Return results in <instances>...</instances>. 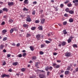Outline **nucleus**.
<instances>
[{
  "label": "nucleus",
  "instance_id": "f257e3e1",
  "mask_svg": "<svg viewBox=\"0 0 78 78\" xmlns=\"http://www.w3.org/2000/svg\"><path fill=\"white\" fill-rule=\"evenodd\" d=\"M2 78H4V77H8V78H9V75L4 74L2 75Z\"/></svg>",
  "mask_w": 78,
  "mask_h": 78
},
{
  "label": "nucleus",
  "instance_id": "f03ea898",
  "mask_svg": "<svg viewBox=\"0 0 78 78\" xmlns=\"http://www.w3.org/2000/svg\"><path fill=\"white\" fill-rule=\"evenodd\" d=\"M31 18L29 16H28L27 17L26 20L27 22H31Z\"/></svg>",
  "mask_w": 78,
  "mask_h": 78
},
{
  "label": "nucleus",
  "instance_id": "7ed1b4c3",
  "mask_svg": "<svg viewBox=\"0 0 78 78\" xmlns=\"http://www.w3.org/2000/svg\"><path fill=\"white\" fill-rule=\"evenodd\" d=\"M8 5L9 6H12V5H14V2H8Z\"/></svg>",
  "mask_w": 78,
  "mask_h": 78
},
{
  "label": "nucleus",
  "instance_id": "20e7f679",
  "mask_svg": "<svg viewBox=\"0 0 78 78\" xmlns=\"http://www.w3.org/2000/svg\"><path fill=\"white\" fill-rule=\"evenodd\" d=\"M71 55L70 52H66L65 54V56H67V57H69Z\"/></svg>",
  "mask_w": 78,
  "mask_h": 78
},
{
  "label": "nucleus",
  "instance_id": "39448f33",
  "mask_svg": "<svg viewBox=\"0 0 78 78\" xmlns=\"http://www.w3.org/2000/svg\"><path fill=\"white\" fill-rule=\"evenodd\" d=\"M36 37L38 40H40V39H41V35L40 34L37 35Z\"/></svg>",
  "mask_w": 78,
  "mask_h": 78
},
{
  "label": "nucleus",
  "instance_id": "423d86ee",
  "mask_svg": "<svg viewBox=\"0 0 78 78\" xmlns=\"http://www.w3.org/2000/svg\"><path fill=\"white\" fill-rule=\"evenodd\" d=\"M5 45L3 44H1L0 46V50H3L4 48Z\"/></svg>",
  "mask_w": 78,
  "mask_h": 78
},
{
  "label": "nucleus",
  "instance_id": "0eeeda50",
  "mask_svg": "<svg viewBox=\"0 0 78 78\" xmlns=\"http://www.w3.org/2000/svg\"><path fill=\"white\" fill-rule=\"evenodd\" d=\"M45 19H42L41 20V24H43V23H44V22H45Z\"/></svg>",
  "mask_w": 78,
  "mask_h": 78
},
{
  "label": "nucleus",
  "instance_id": "6e6552de",
  "mask_svg": "<svg viewBox=\"0 0 78 78\" xmlns=\"http://www.w3.org/2000/svg\"><path fill=\"white\" fill-rule=\"evenodd\" d=\"M12 65L13 66H16L18 64V62H14L13 63H12Z\"/></svg>",
  "mask_w": 78,
  "mask_h": 78
},
{
  "label": "nucleus",
  "instance_id": "1a4fd4ad",
  "mask_svg": "<svg viewBox=\"0 0 78 78\" xmlns=\"http://www.w3.org/2000/svg\"><path fill=\"white\" fill-rule=\"evenodd\" d=\"M70 73L69 71H66L65 72V75H68Z\"/></svg>",
  "mask_w": 78,
  "mask_h": 78
},
{
  "label": "nucleus",
  "instance_id": "9d476101",
  "mask_svg": "<svg viewBox=\"0 0 78 78\" xmlns=\"http://www.w3.org/2000/svg\"><path fill=\"white\" fill-rule=\"evenodd\" d=\"M40 78H45V76L44 74L40 75Z\"/></svg>",
  "mask_w": 78,
  "mask_h": 78
},
{
  "label": "nucleus",
  "instance_id": "9b49d317",
  "mask_svg": "<svg viewBox=\"0 0 78 78\" xmlns=\"http://www.w3.org/2000/svg\"><path fill=\"white\" fill-rule=\"evenodd\" d=\"M69 14H73L74 13V11H73L71 10L69 11Z\"/></svg>",
  "mask_w": 78,
  "mask_h": 78
},
{
  "label": "nucleus",
  "instance_id": "f8f14e48",
  "mask_svg": "<svg viewBox=\"0 0 78 78\" xmlns=\"http://www.w3.org/2000/svg\"><path fill=\"white\" fill-rule=\"evenodd\" d=\"M3 11H6V12H7L8 10V9L6 8H4L2 9Z\"/></svg>",
  "mask_w": 78,
  "mask_h": 78
},
{
  "label": "nucleus",
  "instance_id": "ddd939ff",
  "mask_svg": "<svg viewBox=\"0 0 78 78\" xmlns=\"http://www.w3.org/2000/svg\"><path fill=\"white\" fill-rule=\"evenodd\" d=\"M69 21L70 23L73 22V20L72 18H70L69 19Z\"/></svg>",
  "mask_w": 78,
  "mask_h": 78
},
{
  "label": "nucleus",
  "instance_id": "4468645a",
  "mask_svg": "<svg viewBox=\"0 0 78 78\" xmlns=\"http://www.w3.org/2000/svg\"><path fill=\"white\" fill-rule=\"evenodd\" d=\"M49 70V68L48 67V66H47V67H46L45 68V70L46 71H48Z\"/></svg>",
  "mask_w": 78,
  "mask_h": 78
},
{
  "label": "nucleus",
  "instance_id": "2eb2a0df",
  "mask_svg": "<svg viewBox=\"0 0 78 78\" xmlns=\"http://www.w3.org/2000/svg\"><path fill=\"white\" fill-rule=\"evenodd\" d=\"M65 11H66V12H69V11L70 10H69V9L68 8H67L65 10Z\"/></svg>",
  "mask_w": 78,
  "mask_h": 78
},
{
  "label": "nucleus",
  "instance_id": "dca6fc26",
  "mask_svg": "<svg viewBox=\"0 0 78 78\" xmlns=\"http://www.w3.org/2000/svg\"><path fill=\"white\" fill-rule=\"evenodd\" d=\"M63 33L64 34H67V32H66V30H64L63 31Z\"/></svg>",
  "mask_w": 78,
  "mask_h": 78
},
{
  "label": "nucleus",
  "instance_id": "f3484780",
  "mask_svg": "<svg viewBox=\"0 0 78 78\" xmlns=\"http://www.w3.org/2000/svg\"><path fill=\"white\" fill-rule=\"evenodd\" d=\"M66 43L65 42H63L62 43V46H64L66 45Z\"/></svg>",
  "mask_w": 78,
  "mask_h": 78
},
{
  "label": "nucleus",
  "instance_id": "a211bd4d",
  "mask_svg": "<svg viewBox=\"0 0 78 78\" xmlns=\"http://www.w3.org/2000/svg\"><path fill=\"white\" fill-rule=\"evenodd\" d=\"M38 28L39 30H42V27L40 26L38 27Z\"/></svg>",
  "mask_w": 78,
  "mask_h": 78
},
{
  "label": "nucleus",
  "instance_id": "6ab92c4d",
  "mask_svg": "<svg viewBox=\"0 0 78 78\" xmlns=\"http://www.w3.org/2000/svg\"><path fill=\"white\" fill-rule=\"evenodd\" d=\"M17 57H19V58H22V55L21 54H19L17 55Z\"/></svg>",
  "mask_w": 78,
  "mask_h": 78
},
{
  "label": "nucleus",
  "instance_id": "aec40b11",
  "mask_svg": "<svg viewBox=\"0 0 78 78\" xmlns=\"http://www.w3.org/2000/svg\"><path fill=\"white\" fill-rule=\"evenodd\" d=\"M67 6L68 7H71L72 6V5L71 4V3H68L67 4Z\"/></svg>",
  "mask_w": 78,
  "mask_h": 78
},
{
  "label": "nucleus",
  "instance_id": "412c9836",
  "mask_svg": "<svg viewBox=\"0 0 78 78\" xmlns=\"http://www.w3.org/2000/svg\"><path fill=\"white\" fill-rule=\"evenodd\" d=\"M24 3L26 4H28V0H25Z\"/></svg>",
  "mask_w": 78,
  "mask_h": 78
},
{
  "label": "nucleus",
  "instance_id": "4be33fe9",
  "mask_svg": "<svg viewBox=\"0 0 78 78\" xmlns=\"http://www.w3.org/2000/svg\"><path fill=\"white\" fill-rule=\"evenodd\" d=\"M14 28H12L10 30V33H12L13 31H14Z\"/></svg>",
  "mask_w": 78,
  "mask_h": 78
},
{
  "label": "nucleus",
  "instance_id": "5701e85b",
  "mask_svg": "<svg viewBox=\"0 0 78 78\" xmlns=\"http://www.w3.org/2000/svg\"><path fill=\"white\" fill-rule=\"evenodd\" d=\"M9 22L10 23H12V22H13V20L12 19H10L9 20Z\"/></svg>",
  "mask_w": 78,
  "mask_h": 78
},
{
  "label": "nucleus",
  "instance_id": "b1692460",
  "mask_svg": "<svg viewBox=\"0 0 78 78\" xmlns=\"http://www.w3.org/2000/svg\"><path fill=\"white\" fill-rule=\"evenodd\" d=\"M30 50H31V51H33L34 50V49L33 48V47L32 46H30Z\"/></svg>",
  "mask_w": 78,
  "mask_h": 78
},
{
  "label": "nucleus",
  "instance_id": "393cba45",
  "mask_svg": "<svg viewBox=\"0 0 78 78\" xmlns=\"http://www.w3.org/2000/svg\"><path fill=\"white\" fill-rule=\"evenodd\" d=\"M28 25L27 24H24L23 25V27L24 28H26V27H28Z\"/></svg>",
  "mask_w": 78,
  "mask_h": 78
},
{
  "label": "nucleus",
  "instance_id": "a878e982",
  "mask_svg": "<svg viewBox=\"0 0 78 78\" xmlns=\"http://www.w3.org/2000/svg\"><path fill=\"white\" fill-rule=\"evenodd\" d=\"M73 47L74 48H77V45L76 44H74L73 45Z\"/></svg>",
  "mask_w": 78,
  "mask_h": 78
},
{
  "label": "nucleus",
  "instance_id": "bb28decb",
  "mask_svg": "<svg viewBox=\"0 0 78 78\" xmlns=\"http://www.w3.org/2000/svg\"><path fill=\"white\" fill-rule=\"evenodd\" d=\"M67 21H65L63 22V24L64 25H66L67 24Z\"/></svg>",
  "mask_w": 78,
  "mask_h": 78
},
{
  "label": "nucleus",
  "instance_id": "cd10ccee",
  "mask_svg": "<svg viewBox=\"0 0 78 78\" xmlns=\"http://www.w3.org/2000/svg\"><path fill=\"white\" fill-rule=\"evenodd\" d=\"M7 37H5L3 38V41H6L7 40Z\"/></svg>",
  "mask_w": 78,
  "mask_h": 78
},
{
  "label": "nucleus",
  "instance_id": "c85d7f7f",
  "mask_svg": "<svg viewBox=\"0 0 78 78\" xmlns=\"http://www.w3.org/2000/svg\"><path fill=\"white\" fill-rule=\"evenodd\" d=\"M73 3H75L76 2H77L78 3V0H73Z\"/></svg>",
  "mask_w": 78,
  "mask_h": 78
},
{
  "label": "nucleus",
  "instance_id": "c756f323",
  "mask_svg": "<svg viewBox=\"0 0 78 78\" xmlns=\"http://www.w3.org/2000/svg\"><path fill=\"white\" fill-rule=\"evenodd\" d=\"M26 55H27V54L26 53H23V54L22 56L23 57H25V56H26Z\"/></svg>",
  "mask_w": 78,
  "mask_h": 78
},
{
  "label": "nucleus",
  "instance_id": "7c9ffc66",
  "mask_svg": "<svg viewBox=\"0 0 78 78\" xmlns=\"http://www.w3.org/2000/svg\"><path fill=\"white\" fill-rule=\"evenodd\" d=\"M45 42L46 44H50V43H51V42L48 41H46Z\"/></svg>",
  "mask_w": 78,
  "mask_h": 78
},
{
  "label": "nucleus",
  "instance_id": "2f4dec72",
  "mask_svg": "<svg viewBox=\"0 0 78 78\" xmlns=\"http://www.w3.org/2000/svg\"><path fill=\"white\" fill-rule=\"evenodd\" d=\"M68 43H70V42H71L72 41V40H71V39H69L68 40Z\"/></svg>",
  "mask_w": 78,
  "mask_h": 78
},
{
  "label": "nucleus",
  "instance_id": "473e14b6",
  "mask_svg": "<svg viewBox=\"0 0 78 78\" xmlns=\"http://www.w3.org/2000/svg\"><path fill=\"white\" fill-rule=\"evenodd\" d=\"M21 70L22 71V72H24V71H25V69L22 68L21 69Z\"/></svg>",
  "mask_w": 78,
  "mask_h": 78
},
{
  "label": "nucleus",
  "instance_id": "72a5a7b5",
  "mask_svg": "<svg viewBox=\"0 0 78 78\" xmlns=\"http://www.w3.org/2000/svg\"><path fill=\"white\" fill-rule=\"evenodd\" d=\"M49 70L51 71V70H52V69H53V67L51 66H50L49 68Z\"/></svg>",
  "mask_w": 78,
  "mask_h": 78
},
{
  "label": "nucleus",
  "instance_id": "f704fd0d",
  "mask_svg": "<svg viewBox=\"0 0 78 78\" xmlns=\"http://www.w3.org/2000/svg\"><path fill=\"white\" fill-rule=\"evenodd\" d=\"M60 67V66L59 65H56V66H55V67L56 69H58V68H59Z\"/></svg>",
  "mask_w": 78,
  "mask_h": 78
},
{
  "label": "nucleus",
  "instance_id": "c9c22d12",
  "mask_svg": "<svg viewBox=\"0 0 78 78\" xmlns=\"http://www.w3.org/2000/svg\"><path fill=\"white\" fill-rule=\"evenodd\" d=\"M36 29V27H33L31 28V30H34Z\"/></svg>",
  "mask_w": 78,
  "mask_h": 78
},
{
  "label": "nucleus",
  "instance_id": "e433bc0d",
  "mask_svg": "<svg viewBox=\"0 0 78 78\" xmlns=\"http://www.w3.org/2000/svg\"><path fill=\"white\" fill-rule=\"evenodd\" d=\"M27 37H30V36H31V34H27Z\"/></svg>",
  "mask_w": 78,
  "mask_h": 78
},
{
  "label": "nucleus",
  "instance_id": "4c0bfd02",
  "mask_svg": "<svg viewBox=\"0 0 78 78\" xmlns=\"http://www.w3.org/2000/svg\"><path fill=\"white\" fill-rule=\"evenodd\" d=\"M7 31L6 30H2V32L3 33H6Z\"/></svg>",
  "mask_w": 78,
  "mask_h": 78
},
{
  "label": "nucleus",
  "instance_id": "58836bf2",
  "mask_svg": "<svg viewBox=\"0 0 78 78\" xmlns=\"http://www.w3.org/2000/svg\"><path fill=\"white\" fill-rule=\"evenodd\" d=\"M44 47H45V44H41V48H44Z\"/></svg>",
  "mask_w": 78,
  "mask_h": 78
},
{
  "label": "nucleus",
  "instance_id": "ea45409f",
  "mask_svg": "<svg viewBox=\"0 0 78 78\" xmlns=\"http://www.w3.org/2000/svg\"><path fill=\"white\" fill-rule=\"evenodd\" d=\"M32 59L33 60H35L36 59V57L35 56L33 57L32 58Z\"/></svg>",
  "mask_w": 78,
  "mask_h": 78
},
{
  "label": "nucleus",
  "instance_id": "a19ab883",
  "mask_svg": "<svg viewBox=\"0 0 78 78\" xmlns=\"http://www.w3.org/2000/svg\"><path fill=\"white\" fill-rule=\"evenodd\" d=\"M71 69V67H70V66H68L67 69V70H70Z\"/></svg>",
  "mask_w": 78,
  "mask_h": 78
},
{
  "label": "nucleus",
  "instance_id": "79ce46f5",
  "mask_svg": "<svg viewBox=\"0 0 78 78\" xmlns=\"http://www.w3.org/2000/svg\"><path fill=\"white\" fill-rule=\"evenodd\" d=\"M40 22V21L39 20H36L35 21V23H39Z\"/></svg>",
  "mask_w": 78,
  "mask_h": 78
},
{
  "label": "nucleus",
  "instance_id": "37998d69",
  "mask_svg": "<svg viewBox=\"0 0 78 78\" xmlns=\"http://www.w3.org/2000/svg\"><path fill=\"white\" fill-rule=\"evenodd\" d=\"M5 24V22L3 21L1 25H4Z\"/></svg>",
  "mask_w": 78,
  "mask_h": 78
},
{
  "label": "nucleus",
  "instance_id": "c03bdc74",
  "mask_svg": "<svg viewBox=\"0 0 78 78\" xmlns=\"http://www.w3.org/2000/svg\"><path fill=\"white\" fill-rule=\"evenodd\" d=\"M64 16L65 17H69V15H67V14L66 13L64 14Z\"/></svg>",
  "mask_w": 78,
  "mask_h": 78
},
{
  "label": "nucleus",
  "instance_id": "a18cd8bd",
  "mask_svg": "<svg viewBox=\"0 0 78 78\" xmlns=\"http://www.w3.org/2000/svg\"><path fill=\"white\" fill-rule=\"evenodd\" d=\"M40 55H43L44 54V52L42 51H41L40 52Z\"/></svg>",
  "mask_w": 78,
  "mask_h": 78
},
{
  "label": "nucleus",
  "instance_id": "49530a36",
  "mask_svg": "<svg viewBox=\"0 0 78 78\" xmlns=\"http://www.w3.org/2000/svg\"><path fill=\"white\" fill-rule=\"evenodd\" d=\"M5 65H6V62H5V61H4L3 62V63L2 64V65L3 66H5Z\"/></svg>",
  "mask_w": 78,
  "mask_h": 78
},
{
  "label": "nucleus",
  "instance_id": "de8ad7c7",
  "mask_svg": "<svg viewBox=\"0 0 78 78\" xmlns=\"http://www.w3.org/2000/svg\"><path fill=\"white\" fill-rule=\"evenodd\" d=\"M11 56V54H8L7 55V57L9 58Z\"/></svg>",
  "mask_w": 78,
  "mask_h": 78
},
{
  "label": "nucleus",
  "instance_id": "09e8293b",
  "mask_svg": "<svg viewBox=\"0 0 78 78\" xmlns=\"http://www.w3.org/2000/svg\"><path fill=\"white\" fill-rule=\"evenodd\" d=\"M38 63H36L35 64V67H37L38 66Z\"/></svg>",
  "mask_w": 78,
  "mask_h": 78
},
{
  "label": "nucleus",
  "instance_id": "8fccbe9b",
  "mask_svg": "<svg viewBox=\"0 0 78 78\" xmlns=\"http://www.w3.org/2000/svg\"><path fill=\"white\" fill-rule=\"evenodd\" d=\"M69 2V1H66L64 2V3L65 4H67V3H68Z\"/></svg>",
  "mask_w": 78,
  "mask_h": 78
},
{
  "label": "nucleus",
  "instance_id": "3c124183",
  "mask_svg": "<svg viewBox=\"0 0 78 78\" xmlns=\"http://www.w3.org/2000/svg\"><path fill=\"white\" fill-rule=\"evenodd\" d=\"M74 5L76 6H78V2H75L74 3Z\"/></svg>",
  "mask_w": 78,
  "mask_h": 78
},
{
  "label": "nucleus",
  "instance_id": "603ef678",
  "mask_svg": "<svg viewBox=\"0 0 78 78\" xmlns=\"http://www.w3.org/2000/svg\"><path fill=\"white\" fill-rule=\"evenodd\" d=\"M32 14L33 15H34L35 14V11L34 10L32 12Z\"/></svg>",
  "mask_w": 78,
  "mask_h": 78
},
{
  "label": "nucleus",
  "instance_id": "864d4df0",
  "mask_svg": "<svg viewBox=\"0 0 78 78\" xmlns=\"http://www.w3.org/2000/svg\"><path fill=\"white\" fill-rule=\"evenodd\" d=\"M55 9V11H58V7H54Z\"/></svg>",
  "mask_w": 78,
  "mask_h": 78
},
{
  "label": "nucleus",
  "instance_id": "5fc2aeb1",
  "mask_svg": "<svg viewBox=\"0 0 78 78\" xmlns=\"http://www.w3.org/2000/svg\"><path fill=\"white\" fill-rule=\"evenodd\" d=\"M23 11H28V9H27V8H24L23 9Z\"/></svg>",
  "mask_w": 78,
  "mask_h": 78
},
{
  "label": "nucleus",
  "instance_id": "6e6d98bb",
  "mask_svg": "<svg viewBox=\"0 0 78 78\" xmlns=\"http://www.w3.org/2000/svg\"><path fill=\"white\" fill-rule=\"evenodd\" d=\"M20 45V43H18L17 44H16L17 47H19Z\"/></svg>",
  "mask_w": 78,
  "mask_h": 78
},
{
  "label": "nucleus",
  "instance_id": "4d7b16f0",
  "mask_svg": "<svg viewBox=\"0 0 78 78\" xmlns=\"http://www.w3.org/2000/svg\"><path fill=\"white\" fill-rule=\"evenodd\" d=\"M3 51L4 52V53H6V50L5 49H4L3 50Z\"/></svg>",
  "mask_w": 78,
  "mask_h": 78
},
{
  "label": "nucleus",
  "instance_id": "13d9d810",
  "mask_svg": "<svg viewBox=\"0 0 78 78\" xmlns=\"http://www.w3.org/2000/svg\"><path fill=\"white\" fill-rule=\"evenodd\" d=\"M60 7L62 8V7H63V6H64V5H63V4H62L60 5Z\"/></svg>",
  "mask_w": 78,
  "mask_h": 78
},
{
  "label": "nucleus",
  "instance_id": "bf43d9fd",
  "mask_svg": "<svg viewBox=\"0 0 78 78\" xmlns=\"http://www.w3.org/2000/svg\"><path fill=\"white\" fill-rule=\"evenodd\" d=\"M50 72H49V71L47 73V75H50Z\"/></svg>",
  "mask_w": 78,
  "mask_h": 78
},
{
  "label": "nucleus",
  "instance_id": "052dcab7",
  "mask_svg": "<svg viewBox=\"0 0 78 78\" xmlns=\"http://www.w3.org/2000/svg\"><path fill=\"white\" fill-rule=\"evenodd\" d=\"M36 3H37V2H33V4L34 5H36Z\"/></svg>",
  "mask_w": 78,
  "mask_h": 78
},
{
  "label": "nucleus",
  "instance_id": "680f3d73",
  "mask_svg": "<svg viewBox=\"0 0 78 78\" xmlns=\"http://www.w3.org/2000/svg\"><path fill=\"white\" fill-rule=\"evenodd\" d=\"M12 45L13 46H16V44H15V43H14L12 44Z\"/></svg>",
  "mask_w": 78,
  "mask_h": 78
},
{
  "label": "nucleus",
  "instance_id": "e2e57ef3",
  "mask_svg": "<svg viewBox=\"0 0 78 78\" xmlns=\"http://www.w3.org/2000/svg\"><path fill=\"white\" fill-rule=\"evenodd\" d=\"M52 66H56V63H53Z\"/></svg>",
  "mask_w": 78,
  "mask_h": 78
},
{
  "label": "nucleus",
  "instance_id": "0e129e2a",
  "mask_svg": "<svg viewBox=\"0 0 78 78\" xmlns=\"http://www.w3.org/2000/svg\"><path fill=\"white\" fill-rule=\"evenodd\" d=\"M69 39H71V40H72V39H73V37H70Z\"/></svg>",
  "mask_w": 78,
  "mask_h": 78
},
{
  "label": "nucleus",
  "instance_id": "69168bd1",
  "mask_svg": "<svg viewBox=\"0 0 78 78\" xmlns=\"http://www.w3.org/2000/svg\"><path fill=\"white\" fill-rule=\"evenodd\" d=\"M53 55L55 56V55H57V53H56V52H54L53 53Z\"/></svg>",
  "mask_w": 78,
  "mask_h": 78
},
{
  "label": "nucleus",
  "instance_id": "338daca9",
  "mask_svg": "<svg viewBox=\"0 0 78 78\" xmlns=\"http://www.w3.org/2000/svg\"><path fill=\"white\" fill-rule=\"evenodd\" d=\"M76 72H78V68L77 67L76 69Z\"/></svg>",
  "mask_w": 78,
  "mask_h": 78
},
{
  "label": "nucleus",
  "instance_id": "774afa93",
  "mask_svg": "<svg viewBox=\"0 0 78 78\" xmlns=\"http://www.w3.org/2000/svg\"><path fill=\"white\" fill-rule=\"evenodd\" d=\"M9 72H12V70L11 69H9L8 70Z\"/></svg>",
  "mask_w": 78,
  "mask_h": 78
}]
</instances>
